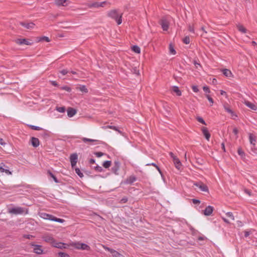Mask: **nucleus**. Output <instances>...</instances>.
<instances>
[{"label":"nucleus","mask_w":257,"mask_h":257,"mask_svg":"<svg viewBox=\"0 0 257 257\" xmlns=\"http://www.w3.org/2000/svg\"><path fill=\"white\" fill-rule=\"evenodd\" d=\"M122 13H118L117 10H112L108 12L107 16L115 20L117 25H120L122 23Z\"/></svg>","instance_id":"nucleus-1"},{"label":"nucleus","mask_w":257,"mask_h":257,"mask_svg":"<svg viewBox=\"0 0 257 257\" xmlns=\"http://www.w3.org/2000/svg\"><path fill=\"white\" fill-rule=\"evenodd\" d=\"M159 23L164 31L168 30L169 26V21L166 17L162 18Z\"/></svg>","instance_id":"nucleus-2"},{"label":"nucleus","mask_w":257,"mask_h":257,"mask_svg":"<svg viewBox=\"0 0 257 257\" xmlns=\"http://www.w3.org/2000/svg\"><path fill=\"white\" fill-rule=\"evenodd\" d=\"M102 246L105 250L109 251L113 257H124V255L113 249L110 248L104 245H102Z\"/></svg>","instance_id":"nucleus-3"},{"label":"nucleus","mask_w":257,"mask_h":257,"mask_svg":"<svg viewBox=\"0 0 257 257\" xmlns=\"http://www.w3.org/2000/svg\"><path fill=\"white\" fill-rule=\"evenodd\" d=\"M52 246L54 247L63 249L69 247V244L61 242H57L56 240L54 239L52 242Z\"/></svg>","instance_id":"nucleus-4"},{"label":"nucleus","mask_w":257,"mask_h":257,"mask_svg":"<svg viewBox=\"0 0 257 257\" xmlns=\"http://www.w3.org/2000/svg\"><path fill=\"white\" fill-rule=\"evenodd\" d=\"M107 4H108L107 1H104L102 2H94L91 4H89L87 6L89 8H98L99 7H104Z\"/></svg>","instance_id":"nucleus-5"},{"label":"nucleus","mask_w":257,"mask_h":257,"mask_svg":"<svg viewBox=\"0 0 257 257\" xmlns=\"http://www.w3.org/2000/svg\"><path fill=\"white\" fill-rule=\"evenodd\" d=\"M9 212L14 214H21L24 212V209L21 207H14L10 209Z\"/></svg>","instance_id":"nucleus-6"},{"label":"nucleus","mask_w":257,"mask_h":257,"mask_svg":"<svg viewBox=\"0 0 257 257\" xmlns=\"http://www.w3.org/2000/svg\"><path fill=\"white\" fill-rule=\"evenodd\" d=\"M31 246H34L33 251L37 254H42L43 253V250L42 249V246L38 244H35L31 243Z\"/></svg>","instance_id":"nucleus-7"},{"label":"nucleus","mask_w":257,"mask_h":257,"mask_svg":"<svg viewBox=\"0 0 257 257\" xmlns=\"http://www.w3.org/2000/svg\"><path fill=\"white\" fill-rule=\"evenodd\" d=\"M70 161L72 168H74L78 161V155L76 153L72 154L70 156Z\"/></svg>","instance_id":"nucleus-8"},{"label":"nucleus","mask_w":257,"mask_h":257,"mask_svg":"<svg viewBox=\"0 0 257 257\" xmlns=\"http://www.w3.org/2000/svg\"><path fill=\"white\" fill-rule=\"evenodd\" d=\"M194 185L197 187H198L201 191L204 192H208V188L206 185L203 184L202 182H196L194 184Z\"/></svg>","instance_id":"nucleus-9"},{"label":"nucleus","mask_w":257,"mask_h":257,"mask_svg":"<svg viewBox=\"0 0 257 257\" xmlns=\"http://www.w3.org/2000/svg\"><path fill=\"white\" fill-rule=\"evenodd\" d=\"M70 3L68 0H55L54 4L59 7L61 6L66 7Z\"/></svg>","instance_id":"nucleus-10"},{"label":"nucleus","mask_w":257,"mask_h":257,"mask_svg":"<svg viewBox=\"0 0 257 257\" xmlns=\"http://www.w3.org/2000/svg\"><path fill=\"white\" fill-rule=\"evenodd\" d=\"M120 163L118 161H115L114 162L113 166L111 168V171L115 175H118V171L119 170Z\"/></svg>","instance_id":"nucleus-11"},{"label":"nucleus","mask_w":257,"mask_h":257,"mask_svg":"<svg viewBox=\"0 0 257 257\" xmlns=\"http://www.w3.org/2000/svg\"><path fill=\"white\" fill-rule=\"evenodd\" d=\"M16 43L20 45L23 44L31 45L33 44V42L27 39H18L16 40Z\"/></svg>","instance_id":"nucleus-12"},{"label":"nucleus","mask_w":257,"mask_h":257,"mask_svg":"<svg viewBox=\"0 0 257 257\" xmlns=\"http://www.w3.org/2000/svg\"><path fill=\"white\" fill-rule=\"evenodd\" d=\"M213 210L214 207L212 206L209 205L203 210V213L205 215L209 216L212 214Z\"/></svg>","instance_id":"nucleus-13"},{"label":"nucleus","mask_w":257,"mask_h":257,"mask_svg":"<svg viewBox=\"0 0 257 257\" xmlns=\"http://www.w3.org/2000/svg\"><path fill=\"white\" fill-rule=\"evenodd\" d=\"M137 180V178L134 175H131L127 177L124 181V183L125 184H132Z\"/></svg>","instance_id":"nucleus-14"},{"label":"nucleus","mask_w":257,"mask_h":257,"mask_svg":"<svg viewBox=\"0 0 257 257\" xmlns=\"http://www.w3.org/2000/svg\"><path fill=\"white\" fill-rule=\"evenodd\" d=\"M20 24L22 26L25 27V28H26L27 29H32L34 27V26H35V24L32 22L27 23L22 22L20 23Z\"/></svg>","instance_id":"nucleus-15"},{"label":"nucleus","mask_w":257,"mask_h":257,"mask_svg":"<svg viewBox=\"0 0 257 257\" xmlns=\"http://www.w3.org/2000/svg\"><path fill=\"white\" fill-rule=\"evenodd\" d=\"M5 167L8 168L6 166L5 164L3 163H1L0 164V171L2 173L5 172L6 174L8 175H10L12 174L11 172L8 169H5Z\"/></svg>","instance_id":"nucleus-16"},{"label":"nucleus","mask_w":257,"mask_h":257,"mask_svg":"<svg viewBox=\"0 0 257 257\" xmlns=\"http://www.w3.org/2000/svg\"><path fill=\"white\" fill-rule=\"evenodd\" d=\"M42 238L45 242L50 243L51 245L55 239L51 235H43Z\"/></svg>","instance_id":"nucleus-17"},{"label":"nucleus","mask_w":257,"mask_h":257,"mask_svg":"<svg viewBox=\"0 0 257 257\" xmlns=\"http://www.w3.org/2000/svg\"><path fill=\"white\" fill-rule=\"evenodd\" d=\"M39 216L44 219H48L52 221L53 217V215L44 212L40 213Z\"/></svg>","instance_id":"nucleus-18"},{"label":"nucleus","mask_w":257,"mask_h":257,"mask_svg":"<svg viewBox=\"0 0 257 257\" xmlns=\"http://www.w3.org/2000/svg\"><path fill=\"white\" fill-rule=\"evenodd\" d=\"M201 130L206 139L207 141H209L210 138V134L209 133L207 128L206 127H202Z\"/></svg>","instance_id":"nucleus-19"},{"label":"nucleus","mask_w":257,"mask_h":257,"mask_svg":"<svg viewBox=\"0 0 257 257\" xmlns=\"http://www.w3.org/2000/svg\"><path fill=\"white\" fill-rule=\"evenodd\" d=\"M31 141L32 145L35 148H37L40 145V141L37 138L32 137L31 139Z\"/></svg>","instance_id":"nucleus-20"},{"label":"nucleus","mask_w":257,"mask_h":257,"mask_svg":"<svg viewBox=\"0 0 257 257\" xmlns=\"http://www.w3.org/2000/svg\"><path fill=\"white\" fill-rule=\"evenodd\" d=\"M244 103L250 109L256 110L257 109V106L253 103H251L247 100H244Z\"/></svg>","instance_id":"nucleus-21"},{"label":"nucleus","mask_w":257,"mask_h":257,"mask_svg":"<svg viewBox=\"0 0 257 257\" xmlns=\"http://www.w3.org/2000/svg\"><path fill=\"white\" fill-rule=\"evenodd\" d=\"M76 113V110L72 107H69L67 109V115L69 117H71Z\"/></svg>","instance_id":"nucleus-22"},{"label":"nucleus","mask_w":257,"mask_h":257,"mask_svg":"<svg viewBox=\"0 0 257 257\" xmlns=\"http://www.w3.org/2000/svg\"><path fill=\"white\" fill-rule=\"evenodd\" d=\"M249 142H250V144L251 145H252L253 147H254L255 145V141H256L255 136L252 134H249Z\"/></svg>","instance_id":"nucleus-23"},{"label":"nucleus","mask_w":257,"mask_h":257,"mask_svg":"<svg viewBox=\"0 0 257 257\" xmlns=\"http://www.w3.org/2000/svg\"><path fill=\"white\" fill-rule=\"evenodd\" d=\"M81 243H80L79 242H72L69 244V246H71L72 247H74L76 249H81V248H80Z\"/></svg>","instance_id":"nucleus-24"},{"label":"nucleus","mask_w":257,"mask_h":257,"mask_svg":"<svg viewBox=\"0 0 257 257\" xmlns=\"http://www.w3.org/2000/svg\"><path fill=\"white\" fill-rule=\"evenodd\" d=\"M173 162H174L175 167L177 169L180 170L182 166V163L180 162V160L179 159H177V160L174 161Z\"/></svg>","instance_id":"nucleus-25"},{"label":"nucleus","mask_w":257,"mask_h":257,"mask_svg":"<svg viewBox=\"0 0 257 257\" xmlns=\"http://www.w3.org/2000/svg\"><path fill=\"white\" fill-rule=\"evenodd\" d=\"M172 90L174 92L176 93L177 96H181L182 94L181 91L180 90L178 86H174L172 87Z\"/></svg>","instance_id":"nucleus-26"},{"label":"nucleus","mask_w":257,"mask_h":257,"mask_svg":"<svg viewBox=\"0 0 257 257\" xmlns=\"http://www.w3.org/2000/svg\"><path fill=\"white\" fill-rule=\"evenodd\" d=\"M236 27L237 28V29L239 31H240V32L242 33H245L246 32V29H245V28H244L243 27V25H240V24H238L236 25Z\"/></svg>","instance_id":"nucleus-27"},{"label":"nucleus","mask_w":257,"mask_h":257,"mask_svg":"<svg viewBox=\"0 0 257 257\" xmlns=\"http://www.w3.org/2000/svg\"><path fill=\"white\" fill-rule=\"evenodd\" d=\"M223 74L226 77H230L232 75V73L230 70L227 69H224L222 70Z\"/></svg>","instance_id":"nucleus-28"},{"label":"nucleus","mask_w":257,"mask_h":257,"mask_svg":"<svg viewBox=\"0 0 257 257\" xmlns=\"http://www.w3.org/2000/svg\"><path fill=\"white\" fill-rule=\"evenodd\" d=\"M80 248L81 250H90V247L87 244L81 243L80 244Z\"/></svg>","instance_id":"nucleus-29"},{"label":"nucleus","mask_w":257,"mask_h":257,"mask_svg":"<svg viewBox=\"0 0 257 257\" xmlns=\"http://www.w3.org/2000/svg\"><path fill=\"white\" fill-rule=\"evenodd\" d=\"M147 166H154L157 169V170L159 171V173L161 174V175L162 176H163V173L160 169V168H159V167L155 163H151V164H147L146 165Z\"/></svg>","instance_id":"nucleus-30"},{"label":"nucleus","mask_w":257,"mask_h":257,"mask_svg":"<svg viewBox=\"0 0 257 257\" xmlns=\"http://www.w3.org/2000/svg\"><path fill=\"white\" fill-rule=\"evenodd\" d=\"M47 174L53 179L55 182L59 183V181L58 180L56 177L50 171V170L47 171Z\"/></svg>","instance_id":"nucleus-31"},{"label":"nucleus","mask_w":257,"mask_h":257,"mask_svg":"<svg viewBox=\"0 0 257 257\" xmlns=\"http://www.w3.org/2000/svg\"><path fill=\"white\" fill-rule=\"evenodd\" d=\"M237 153H238V155L241 157V158H242V159L244 158L245 153L241 148H239L238 149Z\"/></svg>","instance_id":"nucleus-32"},{"label":"nucleus","mask_w":257,"mask_h":257,"mask_svg":"<svg viewBox=\"0 0 257 257\" xmlns=\"http://www.w3.org/2000/svg\"><path fill=\"white\" fill-rule=\"evenodd\" d=\"M82 141L84 143H86V142L94 143V142H97V141L96 140L88 139L86 138H82Z\"/></svg>","instance_id":"nucleus-33"},{"label":"nucleus","mask_w":257,"mask_h":257,"mask_svg":"<svg viewBox=\"0 0 257 257\" xmlns=\"http://www.w3.org/2000/svg\"><path fill=\"white\" fill-rule=\"evenodd\" d=\"M111 164V162L110 161H105L103 162L102 166L105 168H108Z\"/></svg>","instance_id":"nucleus-34"},{"label":"nucleus","mask_w":257,"mask_h":257,"mask_svg":"<svg viewBox=\"0 0 257 257\" xmlns=\"http://www.w3.org/2000/svg\"><path fill=\"white\" fill-rule=\"evenodd\" d=\"M132 50L138 54H139L141 52V49L140 47L137 45H134L132 47Z\"/></svg>","instance_id":"nucleus-35"},{"label":"nucleus","mask_w":257,"mask_h":257,"mask_svg":"<svg viewBox=\"0 0 257 257\" xmlns=\"http://www.w3.org/2000/svg\"><path fill=\"white\" fill-rule=\"evenodd\" d=\"M78 89L82 92H88V89H87L85 85L80 86L78 88Z\"/></svg>","instance_id":"nucleus-36"},{"label":"nucleus","mask_w":257,"mask_h":257,"mask_svg":"<svg viewBox=\"0 0 257 257\" xmlns=\"http://www.w3.org/2000/svg\"><path fill=\"white\" fill-rule=\"evenodd\" d=\"M28 125L30 128H31L32 130H33L41 131L42 130V128H41L39 126H35V125Z\"/></svg>","instance_id":"nucleus-37"},{"label":"nucleus","mask_w":257,"mask_h":257,"mask_svg":"<svg viewBox=\"0 0 257 257\" xmlns=\"http://www.w3.org/2000/svg\"><path fill=\"white\" fill-rule=\"evenodd\" d=\"M52 221H56L59 223H63L65 221V220L61 218H57L55 216H53Z\"/></svg>","instance_id":"nucleus-38"},{"label":"nucleus","mask_w":257,"mask_h":257,"mask_svg":"<svg viewBox=\"0 0 257 257\" xmlns=\"http://www.w3.org/2000/svg\"><path fill=\"white\" fill-rule=\"evenodd\" d=\"M105 128H110V129H112L114 131H117L118 132H119V133H121V132L118 130L117 127L115 126H113V125H107L106 126H105Z\"/></svg>","instance_id":"nucleus-39"},{"label":"nucleus","mask_w":257,"mask_h":257,"mask_svg":"<svg viewBox=\"0 0 257 257\" xmlns=\"http://www.w3.org/2000/svg\"><path fill=\"white\" fill-rule=\"evenodd\" d=\"M75 173L80 177V178H82L83 177V173L81 172L80 170L78 168H76L75 169Z\"/></svg>","instance_id":"nucleus-40"},{"label":"nucleus","mask_w":257,"mask_h":257,"mask_svg":"<svg viewBox=\"0 0 257 257\" xmlns=\"http://www.w3.org/2000/svg\"><path fill=\"white\" fill-rule=\"evenodd\" d=\"M196 119L200 123H202L203 124H204V125H206V123L205 121H204V120L201 117L197 116V117H196Z\"/></svg>","instance_id":"nucleus-41"},{"label":"nucleus","mask_w":257,"mask_h":257,"mask_svg":"<svg viewBox=\"0 0 257 257\" xmlns=\"http://www.w3.org/2000/svg\"><path fill=\"white\" fill-rule=\"evenodd\" d=\"M169 51H170V54H172L173 55H175L176 54V51L174 49V48L172 44H170V45H169Z\"/></svg>","instance_id":"nucleus-42"},{"label":"nucleus","mask_w":257,"mask_h":257,"mask_svg":"<svg viewBox=\"0 0 257 257\" xmlns=\"http://www.w3.org/2000/svg\"><path fill=\"white\" fill-rule=\"evenodd\" d=\"M45 41L47 42H49L50 41V39L48 37L43 36L40 37L39 39V41Z\"/></svg>","instance_id":"nucleus-43"},{"label":"nucleus","mask_w":257,"mask_h":257,"mask_svg":"<svg viewBox=\"0 0 257 257\" xmlns=\"http://www.w3.org/2000/svg\"><path fill=\"white\" fill-rule=\"evenodd\" d=\"M56 110L59 112L63 113L65 111V107L64 106L57 107Z\"/></svg>","instance_id":"nucleus-44"},{"label":"nucleus","mask_w":257,"mask_h":257,"mask_svg":"<svg viewBox=\"0 0 257 257\" xmlns=\"http://www.w3.org/2000/svg\"><path fill=\"white\" fill-rule=\"evenodd\" d=\"M226 215L229 217L231 220H234V217L232 212H228L226 213Z\"/></svg>","instance_id":"nucleus-45"},{"label":"nucleus","mask_w":257,"mask_h":257,"mask_svg":"<svg viewBox=\"0 0 257 257\" xmlns=\"http://www.w3.org/2000/svg\"><path fill=\"white\" fill-rule=\"evenodd\" d=\"M183 43L188 44L190 43V38L189 36H186L183 40Z\"/></svg>","instance_id":"nucleus-46"},{"label":"nucleus","mask_w":257,"mask_h":257,"mask_svg":"<svg viewBox=\"0 0 257 257\" xmlns=\"http://www.w3.org/2000/svg\"><path fill=\"white\" fill-rule=\"evenodd\" d=\"M58 254L60 257H70V255L65 252H59Z\"/></svg>","instance_id":"nucleus-47"},{"label":"nucleus","mask_w":257,"mask_h":257,"mask_svg":"<svg viewBox=\"0 0 257 257\" xmlns=\"http://www.w3.org/2000/svg\"><path fill=\"white\" fill-rule=\"evenodd\" d=\"M128 201V198L127 197H123L122 199L119 201L120 203H126Z\"/></svg>","instance_id":"nucleus-48"},{"label":"nucleus","mask_w":257,"mask_h":257,"mask_svg":"<svg viewBox=\"0 0 257 257\" xmlns=\"http://www.w3.org/2000/svg\"><path fill=\"white\" fill-rule=\"evenodd\" d=\"M169 155L173 162L178 159L172 152H170Z\"/></svg>","instance_id":"nucleus-49"},{"label":"nucleus","mask_w":257,"mask_h":257,"mask_svg":"<svg viewBox=\"0 0 257 257\" xmlns=\"http://www.w3.org/2000/svg\"><path fill=\"white\" fill-rule=\"evenodd\" d=\"M169 155L173 162L178 159L172 152H170Z\"/></svg>","instance_id":"nucleus-50"},{"label":"nucleus","mask_w":257,"mask_h":257,"mask_svg":"<svg viewBox=\"0 0 257 257\" xmlns=\"http://www.w3.org/2000/svg\"><path fill=\"white\" fill-rule=\"evenodd\" d=\"M169 155L173 162L178 159L172 152H170Z\"/></svg>","instance_id":"nucleus-51"},{"label":"nucleus","mask_w":257,"mask_h":257,"mask_svg":"<svg viewBox=\"0 0 257 257\" xmlns=\"http://www.w3.org/2000/svg\"><path fill=\"white\" fill-rule=\"evenodd\" d=\"M224 109L225 110L228 112V113L231 114H233V111L230 108H229L228 107L226 106H224Z\"/></svg>","instance_id":"nucleus-52"},{"label":"nucleus","mask_w":257,"mask_h":257,"mask_svg":"<svg viewBox=\"0 0 257 257\" xmlns=\"http://www.w3.org/2000/svg\"><path fill=\"white\" fill-rule=\"evenodd\" d=\"M61 89L62 90H65L68 92H70L71 90V89L70 88V87H68L67 86H63L61 88Z\"/></svg>","instance_id":"nucleus-53"},{"label":"nucleus","mask_w":257,"mask_h":257,"mask_svg":"<svg viewBox=\"0 0 257 257\" xmlns=\"http://www.w3.org/2000/svg\"><path fill=\"white\" fill-rule=\"evenodd\" d=\"M23 237L27 238V239H30L32 238H34V236H33L32 235H30V234H24L23 235Z\"/></svg>","instance_id":"nucleus-54"},{"label":"nucleus","mask_w":257,"mask_h":257,"mask_svg":"<svg viewBox=\"0 0 257 257\" xmlns=\"http://www.w3.org/2000/svg\"><path fill=\"white\" fill-rule=\"evenodd\" d=\"M95 170L99 172H101L103 170L102 168L100 166H97L95 167Z\"/></svg>","instance_id":"nucleus-55"},{"label":"nucleus","mask_w":257,"mask_h":257,"mask_svg":"<svg viewBox=\"0 0 257 257\" xmlns=\"http://www.w3.org/2000/svg\"><path fill=\"white\" fill-rule=\"evenodd\" d=\"M94 154L97 157H100L104 155V154L101 152H95Z\"/></svg>","instance_id":"nucleus-56"},{"label":"nucleus","mask_w":257,"mask_h":257,"mask_svg":"<svg viewBox=\"0 0 257 257\" xmlns=\"http://www.w3.org/2000/svg\"><path fill=\"white\" fill-rule=\"evenodd\" d=\"M192 89L193 91L195 92H198L199 91V89L198 88L197 86H196V85L192 86Z\"/></svg>","instance_id":"nucleus-57"},{"label":"nucleus","mask_w":257,"mask_h":257,"mask_svg":"<svg viewBox=\"0 0 257 257\" xmlns=\"http://www.w3.org/2000/svg\"><path fill=\"white\" fill-rule=\"evenodd\" d=\"M207 98L208 99V100H209V101L211 103V104H213V99L211 97V96L208 95V94H207L206 95Z\"/></svg>","instance_id":"nucleus-58"},{"label":"nucleus","mask_w":257,"mask_h":257,"mask_svg":"<svg viewBox=\"0 0 257 257\" xmlns=\"http://www.w3.org/2000/svg\"><path fill=\"white\" fill-rule=\"evenodd\" d=\"M203 89L204 91L206 93H210V90L208 87L207 86H204L203 87Z\"/></svg>","instance_id":"nucleus-59"},{"label":"nucleus","mask_w":257,"mask_h":257,"mask_svg":"<svg viewBox=\"0 0 257 257\" xmlns=\"http://www.w3.org/2000/svg\"><path fill=\"white\" fill-rule=\"evenodd\" d=\"M188 30L190 32L194 33V29L193 26L189 25L188 27Z\"/></svg>","instance_id":"nucleus-60"},{"label":"nucleus","mask_w":257,"mask_h":257,"mask_svg":"<svg viewBox=\"0 0 257 257\" xmlns=\"http://www.w3.org/2000/svg\"><path fill=\"white\" fill-rule=\"evenodd\" d=\"M60 73L63 75H65L68 73V71L66 69H63L60 71Z\"/></svg>","instance_id":"nucleus-61"},{"label":"nucleus","mask_w":257,"mask_h":257,"mask_svg":"<svg viewBox=\"0 0 257 257\" xmlns=\"http://www.w3.org/2000/svg\"><path fill=\"white\" fill-rule=\"evenodd\" d=\"M192 202L194 204H199L200 203V201L199 200L196 199H192Z\"/></svg>","instance_id":"nucleus-62"},{"label":"nucleus","mask_w":257,"mask_h":257,"mask_svg":"<svg viewBox=\"0 0 257 257\" xmlns=\"http://www.w3.org/2000/svg\"><path fill=\"white\" fill-rule=\"evenodd\" d=\"M51 84L52 85L54 86H58V83H57V82H56V81H51Z\"/></svg>","instance_id":"nucleus-63"},{"label":"nucleus","mask_w":257,"mask_h":257,"mask_svg":"<svg viewBox=\"0 0 257 257\" xmlns=\"http://www.w3.org/2000/svg\"><path fill=\"white\" fill-rule=\"evenodd\" d=\"M237 224L239 227H242L243 225V223L241 221H237Z\"/></svg>","instance_id":"nucleus-64"}]
</instances>
